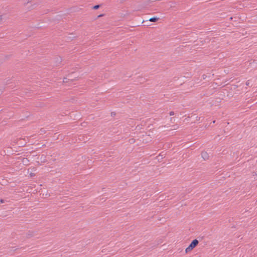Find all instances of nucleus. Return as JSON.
<instances>
[{
    "label": "nucleus",
    "instance_id": "5701e85b",
    "mask_svg": "<svg viewBox=\"0 0 257 257\" xmlns=\"http://www.w3.org/2000/svg\"><path fill=\"white\" fill-rule=\"evenodd\" d=\"M2 93V91L1 89H0V94Z\"/></svg>",
    "mask_w": 257,
    "mask_h": 257
},
{
    "label": "nucleus",
    "instance_id": "7ed1b4c3",
    "mask_svg": "<svg viewBox=\"0 0 257 257\" xmlns=\"http://www.w3.org/2000/svg\"><path fill=\"white\" fill-rule=\"evenodd\" d=\"M201 156L204 160L208 159L209 158V155L206 152H203L201 154Z\"/></svg>",
    "mask_w": 257,
    "mask_h": 257
},
{
    "label": "nucleus",
    "instance_id": "9b49d317",
    "mask_svg": "<svg viewBox=\"0 0 257 257\" xmlns=\"http://www.w3.org/2000/svg\"><path fill=\"white\" fill-rule=\"evenodd\" d=\"M28 162V160L27 158H23V163H27Z\"/></svg>",
    "mask_w": 257,
    "mask_h": 257
},
{
    "label": "nucleus",
    "instance_id": "a211bd4d",
    "mask_svg": "<svg viewBox=\"0 0 257 257\" xmlns=\"http://www.w3.org/2000/svg\"><path fill=\"white\" fill-rule=\"evenodd\" d=\"M103 16H104L103 14H101V15H99L97 16V18H99V17H102Z\"/></svg>",
    "mask_w": 257,
    "mask_h": 257
},
{
    "label": "nucleus",
    "instance_id": "9d476101",
    "mask_svg": "<svg viewBox=\"0 0 257 257\" xmlns=\"http://www.w3.org/2000/svg\"><path fill=\"white\" fill-rule=\"evenodd\" d=\"M170 121H171V122H175V121H176V119L174 117H171V118H170Z\"/></svg>",
    "mask_w": 257,
    "mask_h": 257
},
{
    "label": "nucleus",
    "instance_id": "aec40b11",
    "mask_svg": "<svg viewBox=\"0 0 257 257\" xmlns=\"http://www.w3.org/2000/svg\"><path fill=\"white\" fill-rule=\"evenodd\" d=\"M69 78L70 79V80L71 81H73V80H74V79H73V78H72V77H70V78Z\"/></svg>",
    "mask_w": 257,
    "mask_h": 257
},
{
    "label": "nucleus",
    "instance_id": "f8f14e48",
    "mask_svg": "<svg viewBox=\"0 0 257 257\" xmlns=\"http://www.w3.org/2000/svg\"><path fill=\"white\" fill-rule=\"evenodd\" d=\"M135 140L134 139H130V140H129V142L131 144L134 143H135Z\"/></svg>",
    "mask_w": 257,
    "mask_h": 257
},
{
    "label": "nucleus",
    "instance_id": "20e7f679",
    "mask_svg": "<svg viewBox=\"0 0 257 257\" xmlns=\"http://www.w3.org/2000/svg\"><path fill=\"white\" fill-rule=\"evenodd\" d=\"M35 232L33 231H29L28 233H27V237L30 238L34 235Z\"/></svg>",
    "mask_w": 257,
    "mask_h": 257
},
{
    "label": "nucleus",
    "instance_id": "6e6552de",
    "mask_svg": "<svg viewBox=\"0 0 257 257\" xmlns=\"http://www.w3.org/2000/svg\"><path fill=\"white\" fill-rule=\"evenodd\" d=\"M165 156V154H163V153H161L158 156V160H159V158L160 157L161 159H163Z\"/></svg>",
    "mask_w": 257,
    "mask_h": 257
},
{
    "label": "nucleus",
    "instance_id": "6ab92c4d",
    "mask_svg": "<svg viewBox=\"0 0 257 257\" xmlns=\"http://www.w3.org/2000/svg\"><path fill=\"white\" fill-rule=\"evenodd\" d=\"M69 78L70 79V80L71 81H73V80H74V79H73V78H72V77H70V78Z\"/></svg>",
    "mask_w": 257,
    "mask_h": 257
},
{
    "label": "nucleus",
    "instance_id": "dca6fc26",
    "mask_svg": "<svg viewBox=\"0 0 257 257\" xmlns=\"http://www.w3.org/2000/svg\"><path fill=\"white\" fill-rule=\"evenodd\" d=\"M173 126L174 127V128H173V130H176V129H177V128H178V126H177L176 125H173Z\"/></svg>",
    "mask_w": 257,
    "mask_h": 257
},
{
    "label": "nucleus",
    "instance_id": "ddd939ff",
    "mask_svg": "<svg viewBox=\"0 0 257 257\" xmlns=\"http://www.w3.org/2000/svg\"><path fill=\"white\" fill-rule=\"evenodd\" d=\"M246 85L247 86H249L250 85V82H249V81L248 80L246 82V83H245Z\"/></svg>",
    "mask_w": 257,
    "mask_h": 257
},
{
    "label": "nucleus",
    "instance_id": "2eb2a0df",
    "mask_svg": "<svg viewBox=\"0 0 257 257\" xmlns=\"http://www.w3.org/2000/svg\"><path fill=\"white\" fill-rule=\"evenodd\" d=\"M169 114L170 115H173L174 114V111H170V113H169Z\"/></svg>",
    "mask_w": 257,
    "mask_h": 257
},
{
    "label": "nucleus",
    "instance_id": "412c9836",
    "mask_svg": "<svg viewBox=\"0 0 257 257\" xmlns=\"http://www.w3.org/2000/svg\"><path fill=\"white\" fill-rule=\"evenodd\" d=\"M0 202L1 203H4V200L3 199H1L0 200Z\"/></svg>",
    "mask_w": 257,
    "mask_h": 257
},
{
    "label": "nucleus",
    "instance_id": "4be33fe9",
    "mask_svg": "<svg viewBox=\"0 0 257 257\" xmlns=\"http://www.w3.org/2000/svg\"><path fill=\"white\" fill-rule=\"evenodd\" d=\"M2 20V16H0V22H1Z\"/></svg>",
    "mask_w": 257,
    "mask_h": 257
},
{
    "label": "nucleus",
    "instance_id": "423d86ee",
    "mask_svg": "<svg viewBox=\"0 0 257 257\" xmlns=\"http://www.w3.org/2000/svg\"><path fill=\"white\" fill-rule=\"evenodd\" d=\"M61 61H62V58L60 57H57L56 58V61H55L56 65V66L58 65L61 62Z\"/></svg>",
    "mask_w": 257,
    "mask_h": 257
},
{
    "label": "nucleus",
    "instance_id": "f3484780",
    "mask_svg": "<svg viewBox=\"0 0 257 257\" xmlns=\"http://www.w3.org/2000/svg\"><path fill=\"white\" fill-rule=\"evenodd\" d=\"M31 1V0H28L27 3H25V5H28V3H29Z\"/></svg>",
    "mask_w": 257,
    "mask_h": 257
},
{
    "label": "nucleus",
    "instance_id": "f03ea898",
    "mask_svg": "<svg viewBox=\"0 0 257 257\" xmlns=\"http://www.w3.org/2000/svg\"><path fill=\"white\" fill-rule=\"evenodd\" d=\"M151 139V137H150L149 135H147L146 134L145 135H143V138H142V142L143 143H147Z\"/></svg>",
    "mask_w": 257,
    "mask_h": 257
},
{
    "label": "nucleus",
    "instance_id": "4468645a",
    "mask_svg": "<svg viewBox=\"0 0 257 257\" xmlns=\"http://www.w3.org/2000/svg\"><path fill=\"white\" fill-rule=\"evenodd\" d=\"M40 132H41V134H43V133H45V130L44 128H41V130H40Z\"/></svg>",
    "mask_w": 257,
    "mask_h": 257
},
{
    "label": "nucleus",
    "instance_id": "39448f33",
    "mask_svg": "<svg viewBox=\"0 0 257 257\" xmlns=\"http://www.w3.org/2000/svg\"><path fill=\"white\" fill-rule=\"evenodd\" d=\"M159 19V18L157 17H152V18H151L150 19H149L148 20L149 21H150V22H157L158 20ZM148 20L146 21V22H147Z\"/></svg>",
    "mask_w": 257,
    "mask_h": 257
},
{
    "label": "nucleus",
    "instance_id": "1a4fd4ad",
    "mask_svg": "<svg viewBox=\"0 0 257 257\" xmlns=\"http://www.w3.org/2000/svg\"><path fill=\"white\" fill-rule=\"evenodd\" d=\"M68 80H70V79L69 78H64L63 79V82L65 83V82H67Z\"/></svg>",
    "mask_w": 257,
    "mask_h": 257
},
{
    "label": "nucleus",
    "instance_id": "f257e3e1",
    "mask_svg": "<svg viewBox=\"0 0 257 257\" xmlns=\"http://www.w3.org/2000/svg\"><path fill=\"white\" fill-rule=\"evenodd\" d=\"M198 243L199 241L197 239H195L193 240L189 246L185 249L186 253L191 251L198 245Z\"/></svg>",
    "mask_w": 257,
    "mask_h": 257
},
{
    "label": "nucleus",
    "instance_id": "0eeeda50",
    "mask_svg": "<svg viewBox=\"0 0 257 257\" xmlns=\"http://www.w3.org/2000/svg\"><path fill=\"white\" fill-rule=\"evenodd\" d=\"M100 6L99 5H97L93 7V9L97 10L100 8Z\"/></svg>",
    "mask_w": 257,
    "mask_h": 257
},
{
    "label": "nucleus",
    "instance_id": "b1692460",
    "mask_svg": "<svg viewBox=\"0 0 257 257\" xmlns=\"http://www.w3.org/2000/svg\"><path fill=\"white\" fill-rule=\"evenodd\" d=\"M215 122V120H214V121H212L213 123H214Z\"/></svg>",
    "mask_w": 257,
    "mask_h": 257
}]
</instances>
